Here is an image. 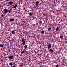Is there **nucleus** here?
<instances>
[{
  "mask_svg": "<svg viewBox=\"0 0 67 67\" xmlns=\"http://www.w3.org/2000/svg\"><path fill=\"white\" fill-rule=\"evenodd\" d=\"M21 42H22V44L23 45L25 44V41L24 40V39H22L21 40Z\"/></svg>",
  "mask_w": 67,
  "mask_h": 67,
  "instance_id": "nucleus-1",
  "label": "nucleus"
},
{
  "mask_svg": "<svg viewBox=\"0 0 67 67\" xmlns=\"http://www.w3.org/2000/svg\"><path fill=\"white\" fill-rule=\"evenodd\" d=\"M11 54H10L9 55V56H8V58L9 59H13V55L11 56Z\"/></svg>",
  "mask_w": 67,
  "mask_h": 67,
  "instance_id": "nucleus-2",
  "label": "nucleus"
},
{
  "mask_svg": "<svg viewBox=\"0 0 67 67\" xmlns=\"http://www.w3.org/2000/svg\"><path fill=\"white\" fill-rule=\"evenodd\" d=\"M15 20V19L14 18H10V22H13Z\"/></svg>",
  "mask_w": 67,
  "mask_h": 67,
  "instance_id": "nucleus-3",
  "label": "nucleus"
},
{
  "mask_svg": "<svg viewBox=\"0 0 67 67\" xmlns=\"http://www.w3.org/2000/svg\"><path fill=\"white\" fill-rule=\"evenodd\" d=\"M35 5H36V6H38V4H39V2L38 1H37V2H35Z\"/></svg>",
  "mask_w": 67,
  "mask_h": 67,
  "instance_id": "nucleus-4",
  "label": "nucleus"
},
{
  "mask_svg": "<svg viewBox=\"0 0 67 67\" xmlns=\"http://www.w3.org/2000/svg\"><path fill=\"white\" fill-rule=\"evenodd\" d=\"M47 47L48 48V49H49V48H51L52 47L51 44H49V45H48L47 46Z\"/></svg>",
  "mask_w": 67,
  "mask_h": 67,
  "instance_id": "nucleus-5",
  "label": "nucleus"
},
{
  "mask_svg": "<svg viewBox=\"0 0 67 67\" xmlns=\"http://www.w3.org/2000/svg\"><path fill=\"white\" fill-rule=\"evenodd\" d=\"M8 3H9V4H10V5H12L13 4V2L11 1L9 2V3L8 2Z\"/></svg>",
  "mask_w": 67,
  "mask_h": 67,
  "instance_id": "nucleus-6",
  "label": "nucleus"
},
{
  "mask_svg": "<svg viewBox=\"0 0 67 67\" xmlns=\"http://www.w3.org/2000/svg\"><path fill=\"white\" fill-rule=\"evenodd\" d=\"M49 51L50 52H51V53H53V50L52 49V48H50L49 50Z\"/></svg>",
  "mask_w": 67,
  "mask_h": 67,
  "instance_id": "nucleus-7",
  "label": "nucleus"
},
{
  "mask_svg": "<svg viewBox=\"0 0 67 67\" xmlns=\"http://www.w3.org/2000/svg\"><path fill=\"white\" fill-rule=\"evenodd\" d=\"M11 33L13 34H15V32H14V31L13 30L11 31Z\"/></svg>",
  "mask_w": 67,
  "mask_h": 67,
  "instance_id": "nucleus-8",
  "label": "nucleus"
},
{
  "mask_svg": "<svg viewBox=\"0 0 67 67\" xmlns=\"http://www.w3.org/2000/svg\"><path fill=\"white\" fill-rule=\"evenodd\" d=\"M4 11L5 12V13H7V12H8V10L7 9H5L4 10Z\"/></svg>",
  "mask_w": 67,
  "mask_h": 67,
  "instance_id": "nucleus-9",
  "label": "nucleus"
},
{
  "mask_svg": "<svg viewBox=\"0 0 67 67\" xmlns=\"http://www.w3.org/2000/svg\"><path fill=\"white\" fill-rule=\"evenodd\" d=\"M15 5L13 7V8H16L17 7V6H18V4H15Z\"/></svg>",
  "mask_w": 67,
  "mask_h": 67,
  "instance_id": "nucleus-10",
  "label": "nucleus"
},
{
  "mask_svg": "<svg viewBox=\"0 0 67 67\" xmlns=\"http://www.w3.org/2000/svg\"><path fill=\"white\" fill-rule=\"evenodd\" d=\"M25 49L23 50V51L21 52V54H23L24 53V52H25Z\"/></svg>",
  "mask_w": 67,
  "mask_h": 67,
  "instance_id": "nucleus-11",
  "label": "nucleus"
},
{
  "mask_svg": "<svg viewBox=\"0 0 67 67\" xmlns=\"http://www.w3.org/2000/svg\"><path fill=\"white\" fill-rule=\"evenodd\" d=\"M29 15L30 16H31L32 15V13L31 12H30L29 13Z\"/></svg>",
  "mask_w": 67,
  "mask_h": 67,
  "instance_id": "nucleus-12",
  "label": "nucleus"
},
{
  "mask_svg": "<svg viewBox=\"0 0 67 67\" xmlns=\"http://www.w3.org/2000/svg\"><path fill=\"white\" fill-rule=\"evenodd\" d=\"M59 29V28H58V27H57L56 29V31H58Z\"/></svg>",
  "mask_w": 67,
  "mask_h": 67,
  "instance_id": "nucleus-13",
  "label": "nucleus"
},
{
  "mask_svg": "<svg viewBox=\"0 0 67 67\" xmlns=\"http://www.w3.org/2000/svg\"><path fill=\"white\" fill-rule=\"evenodd\" d=\"M24 47L25 48H26H26L27 47V45H25Z\"/></svg>",
  "mask_w": 67,
  "mask_h": 67,
  "instance_id": "nucleus-14",
  "label": "nucleus"
},
{
  "mask_svg": "<svg viewBox=\"0 0 67 67\" xmlns=\"http://www.w3.org/2000/svg\"><path fill=\"white\" fill-rule=\"evenodd\" d=\"M8 12L9 13H10V12H11V9H10V10H8Z\"/></svg>",
  "mask_w": 67,
  "mask_h": 67,
  "instance_id": "nucleus-15",
  "label": "nucleus"
},
{
  "mask_svg": "<svg viewBox=\"0 0 67 67\" xmlns=\"http://www.w3.org/2000/svg\"><path fill=\"white\" fill-rule=\"evenodd\" d=\"M52 30V28H48V31H49V30Z\"/></svg>",
  "mask_w": 67,
  "mask_h": 67,
  "instance_id": "nucleus-16",
  "label": "nucleus"
},
{
  "mask_svg": "<svg viewBox=\"0 0 67 67\" xmlns=\"http://www.w3.org/2000/svg\"><path fill=\"white\" fill-rule=\"evenodd\" d=\"M9 65H10V66H12V63L10 62V63H9Z\"/></svg>",
  "mask_w": 67,
  "mask_h": 67,
  "instance_id": "nucleus-17",
  "label": "nucleus"
},
{
  "mask_svg": "<svg viewBox=\"0 0 67 67\" xmlns=\"http://www.w3.org/2000/svg\"><path fill=\"white\" fill-rule=\"evenodd\" d=\"M1 16L2 18H3V17H4V15H3V14H2L1 15Z\"/></svg>",
  "mask_w": 67,
  "mask_h": 67,
  "instance_id": "nucleus-18",
  "label": "nucleus"
},
{
  "mask_svg": "<svg viewBox=\"0 0 67 67\" xmlns=\"http://www.w3.org/2000/svg\"><path fill=\"white\" fill-rule=\"evenodd\" d=\"M60 37L61 38H63V36H60Z\"/></svg>",
  "mask_w": 67,
  "mask_h": 67,
  "instance_id": "nucleus-19",
  "label": "nucleus"
},
{
  "mask_svg": "<svg viewBox=\"0 0 67 67\" xmlns=\"http://www.w3.org/2000/svg\"><path fill=\"white\" fill-rule=\"evenodd\" d=\"M3 46V44H0V47H2Z\"/></svg>",
  "mask_w": 67,
  "mask_h": 67,
  "instance_id": "nucleus-20",
  "label": "nucleus"
},
{
  "mask_svg": "<svg viewBox=\"0 0 67 67\" xmlns=\"http://www.w3.org/2000/svg\"><path fill=\"white\" fill-rule=\"evenodd\" d=\"M42 21H39V24H42Z\"/></svg>",
  "mask_w": 67,
  "mask_h": 67,
  "instance_id": "nucleus-21",
  "label": "nucleus"
},
{
  "mask_svg": "<svg viewBox=\"0 0 67 67\" xmlns=\"http://www.w3.org/2000/svg\"><path fill=\"white\" fill-rule=\"evenodd\" d=\"M41 33L42 34H44V31H41Z\"/></svg>",
  "mask_w": 67,
  "mask_h": 67,
  "instance_id": "nucleus-22",
  "label": "nucleus"
},
{
  "mask_svg": "<svg viewBox=\"0 0 67 67\" xmlns=\"http://www.w3.org/2000/svg\"><path fill=\"white\" fill-rule=\"evenodd\" d=\"M58 64H57L56 65V67H58Z\"/></svg>",
  "mask_w": 67,
  "mask_h": 67,
  "instance_id": "nucleus-23",
  "label": "nucleus"
},
{
  "mask_svg": "<svg viewBox=\"0 0 67 67\" xmlns=\"http://www.w3.org/2000/svg\"><path fill=\"white\" fill-rule=\"evenodd\" d=\"M23 64L22 63L20 65V66L21 67L22 66Z\"/></svg>",
  "mask_w": 67,
  "mask_h": 67,
  "instance_id": "nucleus-24",
  "label": "nucleus"
},
{
  "mask_svg": "<svg viewBox=\"0 0 67 67\" xmlns=\"http://www.w3.org/2000/svg\"><path fill=\"white\" fill-rule=\"evenodd\" d=\"M53 28H54V27L53 28V31H54V30H55V29L54 28L53 29Z\"/></svg>",
  "mask_w": 67,
  "mask_h": 67,
  "instance_id": "nucleus-25",
  "label": "nucleus"
},
{
  "mask_svg": "<svg viewBox=\"0 0 67 67\" xmlns=\"http://www.w3.org/2000/svg\"><path fill=\"white\" fill-rule=\"evenodd\" d=\"M9 1V0H6V1Z\"/></svg>",
  "mask_w": 67,
  "mask_h": 67,
  "instance_id": "nucleus-26",
  "label": "nucleus"
},
{
  "mask_svg": "<svg viewBox=\"0 0 67 67\" xmlns=\"http://www.w3.org/2000/svg\"><path fill=\"white\" fill-rule=\"evenodd\" d=\"M42 65H41L40 66H39V67H42Z\"/></svg>",
  "mask_w": 67,
  "mask_h": 67,
  "instance_id": "nucleus-27",
  "label": "nucleus"
},
{
  "mask_svg": "<svg viewBox=\"0 0 67 67\" xmlns=\"http://www.w3.org/2000/svg\"><path fill=\"white\" fill-rule=\"evenodd\" d=\"M12 67H15L14 66H12Z\"/></svg>",
  "mask_w": 67,
  "mask_h": 67,
  "instance_id": "nucleus-28",
  "label": "nucleus"
},
{
  "mask_svg": "<svg viewBox=\"0 0 67 67\" xmlns=\"http://www.w3.org/2000/svg\"><path fill=\"white\" fill-rule=\"evenodd\" d=\"M65 31V32H67V31Z\"/></svg>",
  "mask_w": 67,
  "mask_h": 67,
  "instance_id": "nucleus-29",
  "label": "nucleus"
},
{
  "mask_svg": "<svg viewBox=\"0 0 67 67\" xmlns=\"http://www.w3.org/2000/svg\"><path fill=\"white\" fill-rule=\"evenodd\" d=\"M8 6H9V4H8Z\"/></svg>",
  "mask_w": 67,
  "mask_h": 67,
  "instance_id": "nucleus-30",
  "label": "nucleus"
},
{
  "mask_svg": "<svg viewBox=\"0 0 67 67\" xmlns=\"http://www.w3.org/2000/svg\"><path fill=\"white\" fill-rule=\"evenodd\" d=\"M42 67H44V66H42Z\"/></svg>",
  "mask_w": 67,
  "mask_h": 67,
  "instance_id": "nucleus-31",
  "label": "nucleus"
},
{
  "mask_svg": "<svg viewBox=\"0 0 67 67\" xmlns=\"http://www.w3.org/2000/svg\"><path fill=\"white\" fill-rule=\"evenodd\" d=\"M56 31L55 32L56 33Z\"/></svg>",
  "mask_w": 67,
  "mask_h": 67,
  "instance_id": "nucleus-32",
  "label": "nucleus"
}]
</instances>
